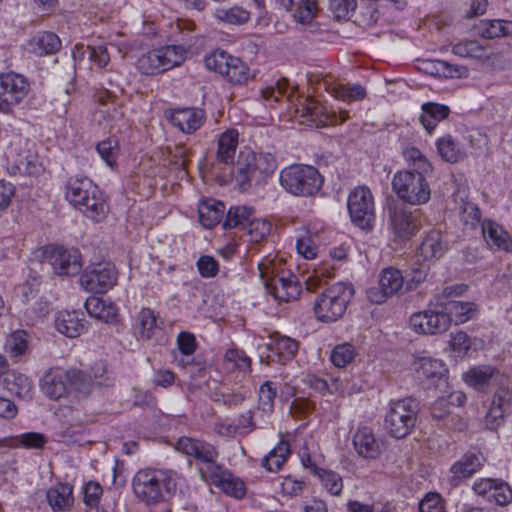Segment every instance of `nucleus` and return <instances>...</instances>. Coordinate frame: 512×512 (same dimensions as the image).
Returning a JSON list of instances; mask_svg holds the SVG:
<instances>
[{"mask_svg":"<svg viewBox=\"0 0 512 512\" xmlns=\"http://www.w3.org/2000/svg\"><path fill=\"white\" fill-rule=\"evenodd\" d=\"M61 48L59 37L52 32H40L27 43V49L36 56L51 55Z\"/></svg>","mask_w":512,"mask_h":512,"instance_id":"58836bf2","label":"nucleus"},{"mask_svg":"<svg viewBox=\"0 0 512 512\" xmlns=\"http://www.w3.org/2000/svg\"><path fill=\"white\" fill-rule=\"evenodd\" d=\"M356 348L350 343L338 344L331 352L330 360L338 368L346 367L356 357Z\"/></svg>","mask_w":512,"mask_h":512,"instance_id":"bf43d9fd","label":"nucleus"},{"mask_svg":"<svg viewBox=\"0 0 512 512\" xmlns=\"http://www.w3.org/2000/svg\"><path fill=\"white\" fill-rule=\"evenodd\" d=\"M352 444L357 455L365 460H376L383 451V443L369 427H359L353 434Z\"/></svg>","mask_w":512,"mask_h":512,"instance_id":"5701e85b","label":"nucleus"},{"mask_svg":"<svg viewBox=\"0 0 512 512\" xmlns=\"http://www.w3.org/2000/svg\"><path fill=\"white\" fill-rule=\"evenodd\" d=\"M408 368L412 376L420 382L431 385L443 382L448 385L449 368L445 361L433 357L425 351L413 353Z\"/></svg>","mask_w":512,"mask_h":512,"instance_id":"f8f14e48","label":"nucleus"},{"mask_svg":"<svg viewBox=\"0 0 512 512\" xmlns=\"http://www.w3.org/2000/svg\"><path fill=\"white\" fill-rule=\"evenodd\" d=\"M180 477L170 470L142 469L132 482L135 496L146 504L169 500L176 492Z\"/></svg>","mask_w":512,"mask_h":512,"instance_id":"f257e3e1","label":"nucleus"},{"mask_svg":"<svg viewBox=\"0 0 512 512\" xmlns=\"http://www.w3.org/2000/svg\"><path fill=\"white\" fill-rule=\"evenodd\" d=\"M253 212V209L247 206L231 207L227 212L224 227L231 229L238 226H247L252 219Z\"/></svg>","mask_w":512,"mask_h":512,"instance_id":"13d9d810","label":"nucleus"},{"mask_svg":"<svg viewBox=\"0 0 512 512\" xmlns=\"http://www.w3.org/2000/svg\"><path fill=\"white\" fill-rule=\"evenodd\" d=\"M214 16L217 20L229 25H242L249 20L250 13L240 6H233L216 9Z\"/></svg>","mask_w":512,"mask_h":512,"instance_id":"864d4df0","label":"nucleus"},{"mask_svg":"<svg viewBox=\"0 0 512 512\" xmlns=\"http://www.w3.org/2000/svg\"><path fill=\"white\" fill-rule=\"evenodd\" d=\"M347 209L351 222L362 230H371L376 220L375 199L371 189L356 186L347 197Z\"/></svg>","mask_w":512,"mask_h":512,"instance_id":"9b49d317","label":"nucleus"},{"mask_svg":"<svg viewBox=\"0 0 512 512\" xmlns=\"http://www.w3.org/2000/svg\"><path fill=\"white\" fill-rule=\"evenodd\" d=\"M276 168L277 164L271 153L244 149L237 161L236 182L241 190H247L252 184L264 183Z\"/></svg>","mask_w":512,"mask_h":512,"instance_id":"20e7f679","label":"nucleus"},{"mask_svg":"<svg viewBox=\"0 0 512 512\" xmlns=\"http://www.w3.org/2000/svg\"><path fill=\"white\" fill-rule=\"evenodd\" d=\"M449 114V106L436 102H425L421 105V114L419 120L423 128L429 134H432L438 124L446 119Z\"/></svg>","mask_w":512,"mask_h":512,"instance_id":"473e14b6","label":"nucleus"},{"mask_svg":"<svg viewBox=\"0 0 512 512\" xmlns=\"http://www.w3.org/2000/svg\"><path fill=\"white\" fill-rule=\"evenodd\" d=\"M66 200L87 218L101 221L108 213V205L98 186L88 177H70L66 184Z\"/></svg>","mask_w":512,"mask_h":512,"instance_id":"f03ea898","label":"nucleus"},{"mask_svg":"<svg viewBox=\"0 0 512 512\" xmlns=\"http://www.w3.org/2000/svg\"><path fill=\"white\" fill-rule=\"evenodd\" d=\"M320 12L317 0H298L293 12L294 21L304 28L315 32L318 28L316 19Z\"/></svg>","mask_w":512,"mask_h":512,"instance_id":"c9c22d12","label":"nucleus"},{"mask_svg":"<svg viewBox=\"0 0 512 512\" xmlns=\"http://www.w3.org/2000/svg\"><path fill=\"white\" fill-rule=\"evenodd\" d=\"M237 58L223 50H215L205 57L204 62L207 69L226 77L228 71L232 68L231 64H235L232 60H237Z\"/></svg>","mask_w":512,"mask_h":512,"instance_id":"603ef678","label":"nucleus"},{"mask_svg":"<svg viewBox=\"0 0 512 512\" xmlns=\"http://www.w3.org/2000/svg\"><path fill=\"white\" fill-rule=\"evenodd\" d=\"M54 328L65 337L76 338L87 331L83 313L76 310H59L54 316Z\"/></svg>","mask_w":512,"mask_h":512,"instance_id":"393cba45","label":"nucleus"},{"mask_svg":"<svg viewBox=\"0 0 512 512\" xmlns=\"http://www.w3.org/2000/svg\"><path fill=\"white\" fill-rule=\"evenodd\" d=\"M46 499L54 511L68 510L74 502L73 487L68 483H57L47 490Z\"/></svg>","mask_w":512,"mask_h":512,"instance_id":"ea45409f","label":"nucleus"},{"mask_svg":"<svg viewBox=\"0 0 512 512\" xmlns=\"http://www.w3.org/2000/svg\"><path fill=\"white\" fill-rule=\"evenodd\" d=\"M224 361L229 369H238L240 371H248L250 369L251 360L244 351L231 348L228 349L224 356Z\"/></svg>","mask_w":512,"mask_h":512,"instance_id":"e2e57ef3","label":"nucleus"},{"mask_svg":"<svg viewBox=\"0 0 512 512\" xmlns=\"http://www.w3.org/2000/svg\"><path fill=\"white\" fill-rule=\"evenodd\" d=\"M447 348L450 357L455 360H464L471 351H476V339L470 337L463 330H457L449 334Z\"/></svg>","mask_w":512,"mask_h":512,"instance_id":"72a5a7b5","label":"nucleus"},{"mask_svg":"<svg viewBox=\"0 0 512 512\" xmlns=\"http://www.w3.org/2000/svg\"><path fill=\"white\" fill-rule=\"evenodd\" d=\"M447 251V243L439 230L430 231L422 240L417 256L423 262H434L440 259Z\"/></svg>","mask_w":512,"mask_h":512,"instance_id":"c85d7f7f","label":"nucleus"},{"mask_svg":"<svg viewBox=\"0 0 512 512\" xmlns=\"http://www.w3.org/2000/svg\"><path fill=\"white\" fill-rule=\"evenodd\" d=\"M187 49L183 45L165 44L141 52L135 62L136 70L144 76H157L186 59Z\"/></svg>","mask_w":512,"mask_h":512,"instance_id":"39448f33","label":"nucleus"},{"mask_svg":"<svg viewBox=\"0 0 512 512\" xmlns=\"http://www.w3.org/2000/svg\"><path fill=\"white\" fill-rule=\"evenodd\" d=\"M472 488L477 495L497 505L505 506L512 502V488L502 479L478 478Z\"/></svg>","mask_w":512,"mask_h":512,"instance_id":"412c9836","label":"nucleus"},{"mask_svg":"<svg viewBox=\"0 0 512 512\" xmlns=\"http://www.w3.org/2000/svg\"><path fill=\"white\" fill-rule=\"evenodd\" d=\"M3 349L11 357H19L25 355L29 350L28 333L22 329L12 331L6 337Z\"/></svg>","mask_w":512,"mask_h":512,"instance_id":"8fccbe9b","label":"nucleus"},{"mask_svg":"<svg viewBox=\"0 0 512 512\" xmlns=\"http://www.w3.org/2000/svg\"><path fill=\"white\" fill-rule=\"evenodd\" d=\"M158 330L157 316L149 308H142L136 315L133 322L135 335L142 340L151 339Z\"/></svg>","mask_w":512,"mask_h":512,"instance_id":"37998d69","label":"nucleus"},{"mask_svg":"<svg viewBox=\"0 0 512 512\" xmlns=\"http://www.w3.org/2000/svg\"><path fill=\"white\" fill-rule=\"evenodd\" d=\"M238 146V132L228 129L218 139L217 158L223 163H232Z\"/></svg>","mask_w":512,"mask_h":512,"instance_id":"de8ad7c7","label":"nucleus"},{"mask_svg":"<svg viewBox=\"0 0 512 512\" xmlns=\"http://www.w3.org/2000/svg\"><path fill=\"white\" fill-rule=\"evenodd\" d=\"M405 161L410 165L414 172L429 173L432 165L422 152L416 147H407L403 151Z\"/></svg>","mask_w":512,"mask_h":512,"instance_id":"052dcab7","label":"nucleus"},{"mask_svg":"<svg viewBox=\"0 0 512 512\" xmlns=\"http://www.w3.org/2000/svg\"><path fill=\"white\" fill-rule=\"evenodd\" d=\"M484 462L485 458L480 452H469L456 461L450 471L456 479L468 478L478 472Z\"/></svg>","mask_w":512,"mask_h":512,"instance_id":"a19ab883","label":"nucleus"},{"mask_svg":"<svg viewBox=\"0 0 512 512\" xmlns=\"http://www.w3.org/2000/svg\"><path fill=\"white\" fill-rule=\"evenodd\" d=\"M296 251L306 260L315 259L318 253L320 236L317 231L308 227H300L296 230Z\"/></svg>","mask_w":512,"mask_h":512,"instance_id":"f704fd0d","label":"nucleus"},{"mask_svg":"<svg viewBox=\"0 0 512 512\" xmlns=\"http://www.w3.org/2000/svg\"><path fill=\"white\" fill-rule=\"evenodd\" d=\"M279 181L287 192L296 196H310L322 185L318 170L311 165L303 164H294L282 169Z\"/></svg>","mask_w":512,"mask_h":512,"instance_id":"9d476101","label":"nucleus"},{"mask_svg":"<svg viewBox=\"0 0 512 512\" xmlns=\"http://www.w3.org/2000/svg\"><path fill=\"white\" fill-rule=\"evenodd\" d=\"M276 387L271 381L264 382L259 389V408L263 412H271L274 407Z\"/></svg>","mask_w":512,"mask_h":512,"instance_id":"338daca9","label":"nucleus"},{"mask_svg":"<svg viewBox=\"0 0 512 512\" xmlns=\"http://www.w3.org/2000/svg\"><path fill=\"white\" fill-rule=\"evenodd\" d=\"M458 204L459 217L462 224L468 229H474L481 223V212L477 205L467 199L464 193L459 192L455 196Z\"/></svg>","mask_w":512,"mask_h":512,"instance_id":"a18cd8bd","label":"nucleus"},{"mask_svg":"<svg viewBox=\"0 0 512 512\" xmlns=\"http://www.w3.org/2000/svg\"><path fill=\"white\" fill-rule=\"evenodd\" d=\"M416 404L411 398L391 401L385 418L388 433L394 438L407 436L415 425Z\"/></svg>","mask_w":512,"mask_h":512,"instance_id":"ddd939ff","label":"nucleus"},{"mask_svg":"<svg viewBox=\"0 0 512 512\" xmlns=\"http://www.w3.org/2000/svg\"><path fill=\"white\" fill-rule=\"evenodd\" d=\"M225 205L215 199H207L199 203L198 215L200 223L207 228L216 226L222 219Z\"/></svg>","mask_w":512,"mask_h":512,"instance_id":"c03bdc74","label":"nucleus"},{"mask_svg":"<svg viewBox=\"0 0 512 512\" xmlns=\"http://www.w3.org/2000/svg\"><path fill=\"white\" fill-rule=\"evenodd\" d=\"M404 286V276L401 271L388 267L379 275L378 287H370L366 294L370 302L381 304L386 299L396 294Z\"/></svg>","mask_w":512,"mask_h":512,"instance_id":"6ab92c4d","label":"nucleus"},{"mask_svg":"<svg viewBox=\"0 0 512 512\" xmlns=\"http://www.w3.org/2000/svg\"><path fill=\"white\" fill-rule=\"evenodd\" d=\"M266 346L272 353L269 357L280 363L292 359L298 348L295 340L283 335L271 336Z\"/></svg>","mask_w":512,"mask_h":512,"instance_id":"4c0bfd02","label":"nucleus"},{"mask_svg":"<svg viewBox=\"0 0 512 512\" xmlns=\"http://www.w3.org/2000/svg\"><path fill=\"white\" fill-rule=\"evenodd\" d=\"M477 33L485 39L512 34V22L506 20H481L476 26Z\"/></svg>","mask_w":512,"mask_h":512,"instance_id":"49530a36","label":"nucleus"},{"mask_svg":"<svg viewBox=\"0 0 512 512\" xmlns=\"http://www.w3.org/2000/svg\"><path fill=\"white\" fill-rule=\"evenodd\" d=\"M465 288L459 287H446L443 290V297L449 298L454 293L461 294ZM444 315L448 318V329L452 324L460 325L471 320L477 313V305L470 301H457V300H440Z\"/></svg>","mask_w":512,"mask_h":512,"instance_id":"a211bd4d","label":"nucleus"},{"mask_svg":"<svg viewBox=\"0 0 512 512\" xmlns=\"http://www.w3.org/2000/svg\"><path fill=\"white\" fill-rule=\"evenodd\" d=\"M289 454L290 448L288 443L281 440L262 459V466L269 472H277L282 468Z\"/></svg>","mask_w":512,"mask_h":512,"instance_id":"3c124183","label":"nucleus"},{"mask_svg":"<svg viewBox=\"0 0 512 512\" xmlns=\"http://www.w3.org/2000/svg\"><path fill=\"white\" fill-rule=\"evenodd\" d=\"M85 379L76 369L54 367L49 369L40 381L41 391L50 399L67 398L86 394Z\"/></svg>","mask_w":512,"mask_h":512,"instance_id":"0eeeda50","label":"nucleus"},{"mask_svg":"<svg viewBox=\"0 0 512 512\" xmlns=\"http://www.w3.org/2000/svg\"><path fill=\"white\" fill-rule=\"evenodd\" d=\"M297 111L300 112L302 122L308 126L321 127L332 122L325 107L313 98H306Z\"/></svg>","mask_w":512,"mask_h":512,"instance_id":"2f4dec72","label":"nucleus"},{"mask_svg":"<svg viewBox=\"0 0 512 512\" xmlns=\"http://www.w3.org/2000/svg\"><path fill=\"white\" fill-rule=\"evenodd\" d=\"M417 231L412 213L404 208L389 210V232L394 241L403 242L410 239Z\"/></svg>","mask_w":512,"mask_h":512,"instance_id":"b1692460","label":"nucleus"},{"mask_svg":"<svg viewBox=\"0 0 512 512\" xmlns=\"http://www.w3.org/2000/svg\"><path fill=\"white\" fill-rule=\"evenodd\" d=\"M426 174L412 170L397 171L391 181L392 190L401 201L409 205H424L431 197Z\"/></svg>","mask_w":512,"mask_h":512,"instance_id":"1a4fd4ad","label":"nucleus"},{"mask_svg":"<svg viewBox=\"0 0 512 512\" xmlns=\"http://www.w3.org/2000/svg\"><path fill=\"white\" fill-rule=\"evenodd\" d=\"M202 478L210 481L224 493L241 498L245 494V485L241 479L232 475L215 461L210 467L204 469Z\"/></svg>","mask_w":512,"mask_h":512,"instance_id":"aec40b11","label":"nucleus"},{"mask_svg":"<svg viewBox=\"0 0 512 512\" xmlns=\"http://www.w3.org/2000/svg\"><path fill=\"white\" fill-rule=\"evenodd\" d=\"M169 119L183 133H192L202 125L204 112L193 108L176 109L171 112Z\"/></svg>","mask_w":512,"mask_h":512,"instance_id":"7c9ffc66","label":"nucleus"},{"mask_svg":"<svg viewBox=\"0 0 512 512\" xmlns=\"http://www.w3.org/2000/svg\"><path fill=\"white\" fill-rule=\"evenodd\" d=\"M439 157L447 163H458L467 157L466 150L460 141L451 134H444L435 141Z\"/></svg>","mask_w":512,"mask_h":512,"instance_id":"c756f323","label":"nucleus"},{"mask_svg":"<svg viewBox=\"0 0 512 512\" xmlns=\"http://www.w3.org/2000/svg\"><path fill=\"white\" fill-rule=\"evenodd\" d=\"M107 373L106 367L103 362H97L91 368V373L86 374L80 371V374L85 379L84 383L86 384V393H88L89 389L94 385H103L108 380V377H105Z\"/></svg>","mask_w":512,"mask_h":512,"instance_id":"69168bd1","label":"nucleus"},{"mask_svg":"<svg viewBox=\"0 0 512 512\" xmlns=\"http://www.w3.org/2000/svg\"><path fill=\"white\" fill-rule=\"evenodd\" d=\"M8 170L11 174L38 176L44 171V166L35 151V144L15 135L11 138L5 150Z\"/></svg>","mask_w":512,"mask_h":512,"instance_id":"6e6552de","label":"nucleus"},{"mask_svg":"<svg viewBox=\"0 0 512 512\" xmlns=\"http://www.w3.org/2000/svg\"><path fill=\"white\" fill-rule=\"evenodd\" d=\"M30 91V83L22 74L10 71L0 74V98L2 113H10L22 103Z\"/></svg>","mask_w":512,"mask_h":512,"instance_id":"2eb2a0df","label":"nucleus"},{"mask_svg":"<svg viewBox=\"0 0 512 512\" xmlns=\"http://www.w3.org/2000/svg\"><path fill=\"white\" fill-rule=\"evenodd\" d=\"M176 449L200 461L199 472L201 476L204 474V469L210 467L218 458V452L213 445L191 437L179 438L176 443Z\"/></svg>","mask_w":512,"mask_h":512,"instance_id":"4be33fe9","label":"nucleus"},{"mask_svg":"<svg viewBox=\"0 0 512 512\" xmlns=\"http://www.w3.org/2000/svg\"><path fill=\"white\" fill-rule=\"evenodd\" d=\"M44 258L59 276H75L83 266L81 254L77 249L48 246L44 250Z\"/></svg>","mask_w":512,"mask_h":512,"instance_id":"dca6fc26","label":"nucleus"},{"mask_svg":"<svg viewBox=\"0 0 512 512\" xmlns=\"http://www.w3.org/2000/svg\"><path fill=\"white\" fill-rule=\"evenodd\" d=\"M250 241L259 242L266 238L272 230V224L264 218H252L246 227Z\"/></svg>","mask_w":512,"mask_h":512,"instance_id":"680f3d73","label":"nucleus"},{"mask_svg":"<svg viewBox=\"0 0 512 512\" xmlns=\"http://www.w3.org/2000/svg\"><path fill=\"white\" fill-rule=\"evenodd\" d=\"M47 443V437L35 431L25 432L16 436L5 437L0 439V447L11 449H42Z\"/></svg>","mask_w":512,"mask_h":512,"instance_id":"e433bc0d","label":"nucleus"},{"mask_svg":"<svg viewBox=\"0 0 512 512\" xmlns=\"http://www.w3.org/2000/svg\"><path fill=\"white\" fill-rule=\"evenodd\" d=\"M353 296L354 287L351 283L337 282L326 288L314 301L316 319L322 323L338 321L345 314Z\"/></svg>","mask_w":512,"mask_h":512,"instance_id":"423d86ee","label":"nucleus"},{"mask_svg":"<svg viewBox=\"0 0 512 512\" xmlns=\"http://www.w3.org/2000/svg\"><path fill=\"white\" fill-rule=\"evenodd\" d=\"M482 233L487 247L495 252L512 253V235L495 221H485Z\"/></svg>","mask_w":512,"mask_h":512,"instance_id":"a878e982","label":"nucleus"},{"mask_svg":"<svg viewBox=\"0 0 512 512\" xmlns=\"http://www.w3.org/2000/svg\"><path fill=\"white\" fill-rule=\"evenodd\" d=\"M322 486L331 494L339 495L343 489V480L341 476L331 470L321 469L317 471Z\"/></svg>","mask_w":512,"mask_h":512,"instance_id":"0e129e2a","label":"nucleus"},{"mask_svg":"<svg viewBox=\"0 0 512 512\" xmlns=\"http://www.w3.org/2000/svg\"><path fill=\"white\" fill-rule=\"evenodd\" d=\"M331 95L344 102L362 100L366 96V90L359 84L344 85L336 84L331 88Z\"/></svg>","mask_w":512,"mask_h":512,"instance_id":"6e6d98bb","label":"nucleus"},{"mask_svg":"<svg viewBox=\"0 0 512 512\" xmlns=\"http://www.w3.org/2000/svg\"><path fill=\"white\" fill-rule=\"evenodd\" d=\"M117 282V271L111 263L95 264L86 269L80 276L81 287L88 292L104 293Z\"/></svg>","mask_w":512,"mask_h":512,"instance_id":"f3484780","label":"nucleus"},{"mask_svg":"<svg viewBox=\"0 0 512 512\" xmlns=\"http://www.w3.org/2000/svg\"><path fill=\"white\" fill-rule=\"evenodd\" d=\"M498 373V369L490 364L473 365L461 374V380L475 391L486 392Z\"/></svg>","mask_w":512,"mask_h":512,"instance_id":"bb28decb","label":"nucleus"},{"mask_svg":"<svg viewBox=\"0 0 512 512\" xmlns=\"http://www.w3.org/2000/svg\"><path fill=\"white\" fill-rule=\"evenodd\" d=\"M260 278L267 291L279 301L296 300L301 294V285L297 277L285 271L281 259L266 257L258 263Z\"/></svg>","mask_w":512,"mask_h":512,"instance_id":"7ed1b4c3","label":"nucleus"},{"mask_svg":"<svg viewBox=\"0 0 512 512\" xmlns=\"http://www.w3.org/2000/svg\"><path fill=\"white\" fill-rule=\"evenodd\" d=\"M451 52L461 58L481 59L483 65L495 67L494 53H487V48L477 40H460L451 45Z\"/></svg>","mask_w":512,"mask_h":512,"instance_id":"cd10ccee","label":"nucleus"},{"mask_svg":"<svg viewBox=\"0 0 512 512\" xmlns=\"http://www.w3.org/2000/svg\"><path fill=\"white\" fill-rule=\"evenodd\" d=\"M6 388L14 395L22 399L32 397V381L24 374L10 372L4 379Z\"/></svg>","mask_w":512,"mask_h":512,"instance_id":"09e8293b","label":"nucleus"},{"mask_svg":"<svg viewBox=\"0 0 512 512\" xmlns=\"http://www.w3.org/2000/svg\"><path fill=\"white\" fill-rule=\"evenodd\" d=\"M96 150L108 167L111 169L116 167L120 148L119 143L115 138H107L99 142L96 146Z\"/></svg>","mask_w":512,"mask_h":512,"instance_id":"4d7b16f0","label":"nucleus"},{"mask_svg":"<svg viewBox=\"0 0 512 512\" xmlns=\"http://www.w3.org/2000/svg\"><path fill=\"white\" fill-rule=\"evenodd\" d=\"M408 327L418 335L434 336L445 333L448 330V318L444 315L440 300L411 314Z\"/></svg>","mask_w":512,"mask_h":512,"instance_id":"4468645a","label":"nucleus"},{"mask_svg":"<svg viewBox=\"0 0 512 512\" xmlns=\"http://www.w3.org/2000/svg\"><path fill=\"white\" fill-rule=\"evenodd\" d=\"M427 70L430 74L443 78L462 77L466 73L463 66L453 65L444 60L430 61Z\"/></svg>","mask_w":512,"mask_h":512,"instance_id":"5fc2aeb1","label":"nucleus"},{"mask_svg":"<svg viewBox=\"0 0 512 512\" xmlns=\"http://www.w3.org/2000/svg\"><path fill=\"white\" fill-rule=\"evenodd\" d=\"M420 512H444V504L438 493L430 492L419 502Z\"/></svg>","mask_w":512,"mask_h":512,"instance_id":"774afa93","label":"nucleus"},{"mask_svg":"<svg viewBox=\"0 0 512 512\" xmlns=\"http://www.w3.org/2000/svg\"><path fill=\"white\" fill-rule=\"evenodd\" d=\"M85 308L91 317L105 323L116 321L118 315V310L114 303L99 297H89L85 302Z\"/></svg>","mask_w":512,"mask_h":512,"instance_id":"79ce46f5","label":"nucleus"}]
</instances>
